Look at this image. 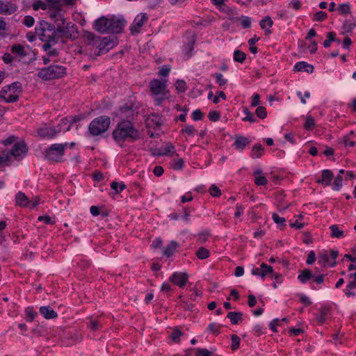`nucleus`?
<instances>
[{
  "label": "nucleus",
  "mask_w": 356,
  "mask_h": 356,
  "mask_svg": "<svg viewBox=\"0 0 356 356\" xmlns=\"http://www.w3.org/2000/svg\"><path fill=\"white\" fill-rule=\"evenodd\" d=\"M261 277L262 278H264L266 275H272L274 272L273 267L265 263L261 264Z\"/></svg>",
  "instance_id": "obj_30"
},
{
  "label": "nucleus",
  "mask_w": 356,
  "mask_h": 356,
  "mask_svg": "<svg viewBox=\"0 0 356 356\" xmlns=\"http://www.w3.org/2000/svg\"><path fill=\"white\" fill-rule=\"evenodd\" d=\"M196 130L193 125H186L184 129H181V132H185L189 136H194Z\"/></svg>",
  "instance_id": "obj_61"
},
{
  "label": "nucleus",
  "mask_w": 356,
  "mask_h": 356,
  "mask_svg": "<svg viewBox=\"0 0 356 356\" xmlns=\"http://www.w3.org/2000/svg\"><path fill=\"white\" fill-rule=\"evenodd\" d=\"M35 33L39 37V39L43 42H53L54 44L58 42V38L56 35H50L46 34V31H44V28H42L38 24L36 26L35 29Z\"/></svg>",
  "instance_id": "obj_13"
},
{
  "label": "nucleus",
  "mask_w": 356,
  "mask_h": 356,
  "mask_svg": "<svg viewBox=\"0 0 356 356\" xmlns=\"http://www.w3.org/2000/svg\"><path fill=\"white\" fill-rule=\"evenodd\" d=\"M40 313L46 319H52L57 317V313L50 306H42L40 308Z\"/></svg>",
  "instance_id": "obj_18"
},
{
  "label": "nucleus",
  "mask_w": 356,
  "mask_h": 356,
  "mask_svg": "<svg viewBox=\"0 0 356 356\" xmlns=\"http://www.w3.org/2000/svg\"><path fill=\"white\" fill-rule=\"evenodd\" d=\"M113 138L118 143L124 141L133 142L140 138V134L129 120L120 122L112 133Z\"/></svg>",
  "instance_id": "obj_1"
},
{
  "label": "nucleus",
  "mask_w": 356,
  "mask_h": 356,
  "mask_svg": "<svg viewBox=\"0 0 356 356\" xmlns=\"http://www.w3.org/2000/svg\"><path fill=\"white\" fill-rule=\"evenodd\" d=\"M213 76H215L216 81L220 86H225L227 83V80L223 77L222 74L216 73Z\"/></svg>",
  "instance_id": "obj_57"
},
{
  "label": "nucleus",
  "mask_w": 356,
  "mask_h": 356,
  "mask_svg": "<svg viewBox=\"0 0 356 356\" xmlns=\"http://www.w3.org/2000/svg\"><path fill=\"white\" fill-rule=\"evenodd\" d=\"M60 131V129L44 126L38 129V134L42 138H53Z\"/></svg>",
  "instance_id": "obj_14"
},
{
  "label": "nucleus",
  "mask_w": 356,
  "mask_h": 356,
  "mask_svg": "<svg viewBox=\"0 0 356 356\" xmlns=\"http://www.w3.org/2000/svg\"><path fill=\"white\" fill-rule=\"evenodd\" d=\"M10 155L7 150L0 152V166L8 165L10 162Z\"/></svg>",
  "instance_id": "obj_29"
},
{
  "label": "nucleus",
  "mask_w": 356,
  "mask_h": 356,
  "mask_svg": "<svg viewBox=\"0 0 356 356\" xmlns=\"http://www.w3.org/2000/svg\"><path fill=\"white\" fill-rule=\"evenodd\" d=\"M148 20V17L145 13H140L137 15V17L134 19L133 23L130 26V31L132 35L138 33L140 32V28L143 26V24L147 22Z\"/></svg>",
  "instance_id": "obj_9"
},
{
  "label": "nucleus",
  "mask_w": 356,
  "mask_h": 356,
  "mask_svg": "<svg viewBox=\"0 0 356 356\" xmlns=\"http://www.w3.org/2000/svg\"><path fill=\"white\" fill-rule=\"evenodd\" d=\"M313 277H314V274L312 273L311 270H309V268H305L302 270H301L300 273L298 275V280L301 283L304 284Z\"/></svg>",
  "instance_id": "obj_22"
},
{
  "label": "nucleus",
  "mask_w": 356,
  "mask_h": 356,
  "mask_svg": "<svg viewBox=\"0 0 356 356\" xmlns=\"http://www.w3.org/2000/svg\"><path fill=\"white\" fill-rule=\"evenodd\" d=\"M25 314L29 322H32L37 315V313L33 311V309L32 307H30L26 308Z\"/></svg>",
  "instance_id": "obj_49"
},
{
  "label": "nucleus",
  "mask_w": 356,
  "mask_h": 356,
  "mask_svg": "<svg viewBox=\"0 0 356 356\" xmlns=\"http://www.w3.org/2000/svg\"><path fill=\"white\" fill-rule=\"evenodd\" d=\"M327 38L324 42L323 45L325 48H328L330 46V43L334 42V40H337L336 34L334 32H329L327 34Z\"/></svg>",
  "instance_id": "obj_41"
},
{
  "label": "nucleus",
  "mask_w": 356,
  "mask_h": 356,
  "mask_svg": "<svg viewBox=\"0 0 356 356\" xmlns=\"http://www.w3.org/2000/svg\"><path fill=\"white\" fill-rule=\"evenodd\" d=\"M333 178V173L330 170H324L322 172L321 179H318L317 182L319 184L329 186Z\"/></svg>",
  "instance_id": "obj_20"
},
{
  "label": "nucleus",
  "mask_w": 356,
  "mask_h": 356,
  "mask_svg": "<svg viewBox=\"0 0 356 356\" xmlns=\"http://www.w3.org/2000/svg\"><path fill=\"white\" fill-rule=\"evenodd\" d=\"M195 42V36L193 35L188 38L187 44L184 46L186 59H188L191 56V53L194 49Z\"/></svg>",
  "instance_id": "obj_23"
},
{
  "label": "nucleus",
  "mask_w": 356,
  "mask_h": 356,
  "mask_svg": "<svg viewBox=\"0 0 356 356\" xmlns=\"http://www.w3.org/2000/svg\"><path fill=\"white\" fill-rule=\"evenodd\" d=\"M356 26V19L352 18L349 19H346L342 26V29L343 30V33H349L351 32L353 29Z\"/></svg>",
  "instance_id": "obj_27"
},
{
  "label": "nucleus",
  "mask_w": 356,
  "mask_h": 356,
  "mask_svg": "<svg viewBox=\"0 0 356 356\" xmlns=\"http://www.w3.org/2000/svg\"><path fill=\"white\" fill-rule=\"evenodd\" d=\"M163 153L164 156H172L175 154L177 155L175 153V146L171 143L167 144L166 146L163 148Z\"/></svg>",
  "instance_id": "obj_33"
},
{
  "label": "nucleus",
  "mask_w": 356,
  "mask_h": 356,
  "mask_svg": "<svg viewBox=\"0 0 356 356\" xmlns=\"http://www.w3.org/2000/svg\"><path fill=\"white\" fill-rule=\"evenodd\" d=\"M188 275L186 273L175 272L169 278V281L183 288L188 282Z\"/></svg>",
  "instance_id": "obj_11"
},
{
  "label": "nucleus",
  "mask_w": 356,
  "mask_h": 356,
  "mask_svg": "<svg viewBox=\"0 0 356 356\" xmlns=\"http://www.w3.org/2000/svg\"><path fill=\"white\" fill-rule=\"evenodd\" d=\"M267 182V179L264 176H257L255 177L254 183L257 186H264Z\"/></svg>",
  "instance_id": "obj_63"
},
{
  "label": "nucleus",
  "mask_w": 356,
  "mask_h": 356,
  "mask_svg": "<svg viewBox=\"0 0 356 356\" xmlns=\"http://www.w3.org/2000/svg\"><path fill=\"white\" fill-rule=\"evenodd\" d=\"M208 118L211 121L216 122L220 119V114L218 111H211L209 113Z\"/></svg>",
  "instance_id": "obj_58"
},
{
  "label": "nucleus",
  "mask_w": 356,
  "mask_h": 356,
  "mask_svg": "<svg viewBox=\"0 0 356 356\" xmlns=\"http://www.w3.org/2000/svg\"><path fill=\"white\" fill-rule=\"evenodd\" d=\"M243 314L240 312H229L227 314V318L230 320L233 325L238 324L242 321Z\"/></svg>",
  "instance_id": "obj_25"
},
{
  "label": "nucleus",
  "mask_w": 356,
  "mask_h": 356,
  "mask_svg": "<svg viewBox=\"0 0 356 356\" xmlns=\"http://www.w3.org/2000/svg\"><path fill=\"white\" fill-rule=\"evenodd\" d=\"M195 356H212V353L206 348H197Z\"/></svg>",
  "instance_id": "obj_59"
},
{
  "label": "nucleus",
  "mask_w": 356,
  "mask_h": 356,
  "mask_svg": "<svg viewBox=\"0 0 356 356\" xmlns=\"http://www.w3.org/2000/svg\"><path fill=\"white\" fill-rule=\"evenodd\" d=\"M272 218L273 220V221L277 224L278 225H280L281 227H283L284 226H286V224H285V218H282V217H280L278 214L277 213H273V216H272Z\"/></svg>",
  "instance_id": "obj_44"
},
{
  "label": "nucleus",
  "mask_w": 356,
  "mask_h": 356,
  "mask_svg": "<svg viewBox=\"0 0 356 356\" xmlns=\"http://www.w3.org/2000/svg\"><path fill=\"white\" fill-rule=\"evenodd\" d=\"M330 229L331 230V236L332 238H341L344 236L343 231L340 230L339 227L337 225H332L330 227Z\"/></svg>",
  "instance_id": "obj_31"
},
{
  "label": "nucleus",
  "mask_w": 356,
  "mask_h": 356,
  "mask_svg": "<svg viewBox=\"0 0 356 356\" xmlns=\"http://www.w3.org/2000/svg\"><path fill=\"white\" fill-rule=\"evenodd\" d=\"M184 165V161L182 159H173L170 162V166L174 170H181L183 168Z\"/></svg>",
  "instance_id": "obj_38"
},
{
  "label": "nucleus",
  "mask_w": 356,
  "mask_h": 356,
  "mask_svg": "<svg viewBox=\"0 0 356 356\" xmlns=\"http://www.w3.org/2000/svg\"><path fill=\"white\" fill-rule=\"evenodd\" d=\"M11 52L13 54H16L19 56H26L24 47L19 44H14L13 46H12Z\"/></svg>",
  "instance_id": "obj_36"
},
{
  "label": "nucleus",
  "mask_w": 356,
  "mask_h": 356,
  "mask_svg": "<svg viewBox=\"0 0 356 356\" xmlns=\"http://www.w3.org/2000/svg\"><path fill=\"white\" fill-rule=\"evenodd\" d=\"M196 256L200 259H205L210 255V252L208 249L201 247L196 252Z\"/></svg>",
  "instance_id": "obj_32"
},
{
  "label": "nucleus",
  "mask_w": 356,
  "mask_h": 356,
  "mask_svg": "<svg viewBox=\"0 0 356 356\" xmlns=\"http://www.w3.org/2000/svg\"><path fill=\"white\" fill-rule=\"evenodd\" d=\"M16 204L28 207L31 204V201L29 200L28 197L22 192H18L15 195Z\"/></svg>",
  "instance_id": "obj_19"
},
{
  "label": "nucleus",
  "mask_w": 356,
  "mask_h": 356,
  "mask_svg": "<svg viewBox=\"0 0 356 356\" xmlns=\"http://www.w3.org/2000/svg\"><path fill=\"white\" fill-rule=\"evenodd\" d=\"M83 37L90 42H96L99 40V37L89 31H85L83 33Z\"/></svg>",
  "instance_id": "obj_47"
},
{
  "label": "nucleus",
  "mask_w": 356,
  "mask_h": 356,
  "mask_svg": "<svg viewBox=\"0 0 356 356\" xmlns=\"http://www.w3.org/2000/svg\"><path fill=\"white\" fill-rule=\"evenodd\" d=\"M110 124L111 118L108 116L101 115L91 121L88 131L92 136H97L106 132Z\"/></svg>",
  "instance_id": "obj_3"
},
{
  "label": "nucleus",
  "mask_w": 356,
  "mask_h": 356,
  "mask_svg": "<svg viewBox=\"0 0 356 356\" xmlns=\"http://www.w3.org/2000/svg\"><path fill=\"white\" fill-rule=\"evenodd\" d=\"M246 58V54L241 50H235L234 52V60L238 63H243Z\"/></svg>",
  "instance_id": "obj_34"
},
{
  "label": "nucleus",
  "mask_w": 356,
  "mask_h": 356,
  "mask_svg": "<svg viewBox=\"0 0 356 356\" xmlns=\"http://www.w3.org/2000/svg\"><path fill=\"white\" fill-rule=\"evenodd\" d=\"M6 89L11 90L14 93L19 92L22 91V84L18 81L13 82L10 85L6 86Z\"/></svg>",
  "instance_id": "obj_42"
},
{
  "label": "nucleus",
  "mask_w": 356,
  "mask_h": 356,
  "mask_svg": "<svg viewBox=\"0 0 356 356\" xmlns=\"http://www.w3.org/2000/svg\"><path fill=\"white\" fill-rule=\"evenodd\" d=\"M17 8V6L11 2L0 1V14L11 15Z\"/></svg>",
  "instance_id": "obj_15"
},
{
  "label": "nucleus",
  "mask_w": 356,
  "mask_h": 356,
  "mask_svg": "<svg viewBox=\"0 0 356 356\" xmlns=\"http://www.w3.org/2000/svg\"><path fill=\"white\" fill-rule=\"evenodd\" d=\"M250 141L248 138L242 136H236L234 146L238 150L242 151L245 147L249 145Z\"/></svg>",
  "instance_id": "obj_17"
},
{
  "label": "nucleus",
  "mask_w": 356,
  "mask_h": 356,
  "mask_svg": "<svg viewBox=\"0 0 356 356\" xmlns=\"http://www.w3.org/2000/svg\"><path fill=\"white\" fill-rule=\"evenodd\" d=\"M342 181H343L342 175H338L336 177V178L333 182V186H332L333 190L339 191L341 188V187L342 186Z\"/></svg>",
  "instance_id": "obj_45"
},
{
  "label": "nucleus",
  "mask_w": 356,
  "mask_h": 356,
  "mask_svg": "<svg viewBox=\"0 0 356 356\" xmlns=\"http://www.w3.org/2000/svg\"><path fill=\"white\" fill-rule=\"evenodd\" d=\"M166 81L167 80L161 81L157 79L152 80L149 83V89L152 93L155 96L159 95H168L169 92L167 90Z\"/></svg>",
  "instance_id": "obj_7"
},
{
  "label": "nucleus",
  "mask_w": 356,
  "mask_h": 356,
  "mask_svg": "<svg viewBox=\"0 0 356 356\" xmlns=\"http://www.w3.org/2000/svg\"><path fill=\"white\" fill-rule=\"evenodd\" d=\"M63 66L55 65L42 68L38 73V77L44 81L52 80L62 77L66 73Z\"/></svg>",
  "instance_id": "obj_4"
},
{
  "label": "nucleus",
  "mask_w": 356,
  "mask_h": 356,
  "mask_svg": "<svg viewBox=\"0 0 356 356\" xmlns=\"http://www.w3.org/2000/svg\"><path fill=\"white\" fill-rule=\"evenodd\" d=\"M54 23L56 24L55 33L57 34V38L65 37L72 40L77 38L79 32L76 25L71 22H66L63 15H59V18L55 19Z\"/></svg>",
  "instance_id": "obj_2"
},
{
  "label": "nucleus",
  "mask_w": 356,
  "mask_h": 356,
  "mask_svg": "<svg viewBox=\"0 0 356 356\" xmlns=\"http://www.w3.org/2000/svg\"><path fill=\"white\" fill-rule=\"evenodd\" d=\"M28 151L27 146L24 141L16 143L13 148L8 151L11 156H14L16 159L18 158L23 157Z\"/></svg>",
  "instance_id": "obj_10"
},
{
  "label": "nucleus",
  "mask_w": 356,
  "mask_h": 356,
  "mask_svg": "<svg viewBox=\"0 0 356 356\" xmlns=\"http://www.w3.org/2000/svg\"><path fill=\"white\" fill-rule=\"evenodd\" d=\"M109 18L102 16L95 21L94 29L101 33H105L109 31Z\"/></svg>",
  "instance_id": "obj_12"
},
{
  "label": "nucleus",
  "mask_w": 356,
  "mask_h": 356,
  "mask_svg": "<svg viewBox=\"0 0 356 356\" xmlns=\"http://www.w3.org/2000/svg\"><path fill=\"white\" fill-rule=\"evenodd\" d=\"M241 24L244 29L250 28L252 24L250 17L247 16H242L241 18Z\"/></svg>",
  "instance_id": "obj_53"
},
{
  "label": "nucleus",
  "mask_w": 356,
  "mask_h": 356,
  "mask_svg": "<svg viewBox=\"0 0 356 356\" xmlns=\"http://www.w3.org/2000/svg\"><path fill=\"white\" fill-rule=\"evenodd\" d=\"M99 41V44L97 46L99 51L97 54L98 56L107 53L110 49H113L118 44L117 38L115 36L104 37Z\"/></svg>",
  "instance_id": "obj_6"
},
{
  "label": "nucleus",
  "mask_w": 356,
  "mask_h": 356,
  "mask_svg": "<svg viewBox=\"0 0 356 356\" xmlns=\"http://www.w3.org/2000/svg\"><path fill=\"white\" fill-rule=\"evenodd\" d=\"M328 312H329L328 307H321L319 309L320 315H319V316L317 317V321L321 324H323L325 322V318H326V316H327Z\"/></svg>",
  "instance_id": "obj_39"
},
{
  "label": "nucleus",
  "mask_w": 356,
  "mask_h": 356,
  "mask_svg": "<svg viewBox=\"0 0 356 356\" xmlns=\"http://www.w3.org/2000/svg\"><path fill=\"white\" fill-rule=\"evenodd\" d=\"M264 148L261 144H255L252 149L251 157L252 159L260 158L264 152Z\"/></svg>",
  "instance_id": "obj_26"
},
{
  "label": "nucleus",
  "mask_w": 356,
  "mask_h": 356,
  "mask_svg": "<svg viewBox=\"0 0 356 356\" xmlns=\"http://www.w3.org/2000/svg\"><path fill=\"white\" fill-rule=\"evenodd\" d=\"M231 339H232L231 349L232 350H237L240 346L241 339L236 334H232Z\"/></svg>",
  "instance_id": "obj_40"
},
{
  "label": "nucleus",
  "mask_w": 356,
  "mask_h": 356,
  "mask_svg": "<svg viewBox=\"0 0 356 356\" xmlns=\"http://www.w3.org/2000/svg\"><path fill=\"white\" fill-rule=\"evenodd\" d=\"M22 23L24 25H25L27 27H31L33 26V24L35 23V19L32 16L26 15L24 17Z\"/></svg>",
  "instance_id": "obj_55"
},
{
  "label": "nucleus",
  "mask_w": 356,
  "mask_h": 356,
  "mask_svg": "<svg viewBox=\"0 0 356 356\" xmlns=\"http://www.w3.org/2000/svg\"><path fill=\"white\" fill-rule=\"evenodd\" d=\"M178 247L177 242L172 241L164 249L163 254L168 257H170L174 254L176 248Z\"/></svg>",
  "instance_id": "obj_28"
},
{
  "label": "nucleus",
  "mask_w": 356,
  "mask_h": 356,
  "mask_svg": "<svg viewBox=\"0 0 356 356\" xmlns=\"http://www.w3.org/2000/svg\"><path fill=\"white\" fill-rule=\"evenodd\" d=\"M243 113L245 117L243 118V121H248L251 123L256 122V118H254L253 114L248 110V108H243Z\"/></svg>",
  "instance_id": "obj_43"
},
{
  "label": "nucleus",
  "mask_w": 356,
  "mask_h": 356,
  "mask_svg": "<svg viewBox=\"0 0 356 356\" xmlns=\"http://www.w3.org/2000/svg\"><path fill=\"white\" fill-rule=\"evenodd\" d=\"M327 13L323 11H318L314 14V21L322 22L327 18Z\"/></svg>",
  "instance_id": "obj_52"
},
{
  "label": "nucleus",
  "mask_w": 356,
  "mask_h": 356,
  "mask_svg": "<svg viewBox=\"0 0 356 356\" xmlns=\"http://www.w3.org/2000/svg\"><path fill=\"white\" fill-rule=\"evenodd\" d=\"M65 144H53L46 151L44 157L50 161H60L64 154L65 148L67 146Z\"/></svg>",
  "instance_id": "obj_5"
},
{
  "label": "nucleus",
  "mask_w": 356,
  "mask_h": 356,
  "mask_svg": "<svg viewBox=\"0 0 356 356\" xmlns=\"http://www.w3.org/2000/svg\"><path fill=\"white\" fill-rule=\"evenodd\" d=\"M209 193L213 197H219L221 195L220 190L215 184L211 186Z\"/></svg>",
  "instance_id": "obj_60"
},
{
  "label": "nucleus",
  "mask_w": 356,
  "mask_h": 356,
  "mask_svg": "<svg viewBox=\"0 0 356 356\" xmlns=\"http://www.w3.org/2000/svg\"><path fill=\"white\" fill-rule=\"evenodd\" d=\"M38 25H40L42 28H44L45 31H50L51 32V34L50 35H56L57 37L56 33H55V31L56 29V24H50L48 23L44 20H40L38 22Z\"/></svg>",
  "instance_id": "obj_24"
},
{
  "label": "nucleus",
  "mask_w": 356,
  "mask_h": 356,
  "mask_svg": "<svg viewBox=\"0 0 356 356\" xmlns=\"http://www.w3.org/2000/svg\"><path fill=\"white\" fill-rule=\"evenodd\" d=\"M88 327L92 331H97L102 327V324L97 319H92L90 318V321L88 323Z\"/></svg>",
  "instance_id": "obj_35"
},
{
  "label": "nucleus",
  "mask_w": 356,
  "mask_h": 356,
  "mask_svg": "<svg viewBox=\"0 0 356 356\" xmlns=\"http://www.w3.org/2000/svg\"><path fill=\"white\" fill-rule=\"evenodd\" d=\"M220 325H219L215 323H212L209 325L208 330L211 332L218 334L220 332Z\"/></svg>",
  "instance_id": "obj_62"
},
{
  "label": "nucleus",
  "mask_w": 356,
  "mask_h": 356,
  "mask_svg": "<svg viewBox=\"0 0 356 356\" xmlns=\"http://www.w3.org/2000/svg\"><path fill=\"white\" fill-rule=\"evenodd\" d=\"M338 11L341 14H348L350 12V7L348 3L340 4L338 7Z\"/></svg>",
  "instance_id": "obj_54"
},
{
  "label": "nucleus",
  "mask_w": 356,
  "mask_h": 356,
  "mask_svg": "<svg viewBox=\"0 0 356 356\" xmlns=\"http://www.w3.org/2000/svg\"><path fill=\"white\" fill-rule=\"evenodd\" d=\"M315 126L314 119L312 116H307L304 125V127L307 130H312Z\"/></svg>",
  "instance_id": "obj_48"
},
{
  "label": "nucleus",
  "mask_w": 356,
  "mask_h": 356,
  "mask_svg": "<svg viewBox=\"0 0 356 356\" xmlns=\"http://www.w3.org/2000/svg\"><path fill=\"white\" fill-rule=\"evenodd\" d=\"M186 83L183 80H177L175 83L176 90L179 92H184L186 90Z\"/></svg>",
  "instance_id": "obj_50"
},
{
  "label": "nucleus",
  "mask_w": 356,
  "mask_h": 356,
  "mask_svg": "<svg viewBox=\"0 0 356 356\" xmlns=\"http://www.w3.org/2000/svg\"><path fill=\"white\" fill-rule=\"evenodd\" d=\"M259 24L262 29H265L266 26L271 27L273 22L270 17L267 16L260 21Z\"/></svg>",
  "instance_id": "obj_46"
},
{
  "label": "nucleus",
  "mask_w": 356,
  "mask_h": 356,
  "mask_svg": "<svg viewBox=\"0 0 356 356\" xmlns=\"http://www.w3.org/2000/svg\"><path fill=\"white\" fill-rule=\"evenodd\" d=\"M294 69L296 71L301 72H307V73H312L314 72V66L304 61L297 63Z\"/></svg>",
  "instance_id": "obj_21"
},
{
  "label": "nucleus",
  "mask_w": 356,
  "mask_h": 356,
  "mask_svg": "<svg viewBox=\"0 0 356 356\" xmlns=\"http://www.w3.org/2000/svg\"><path fill=\"white\" fill-rule=\"evenodd\" d=\"M111 187L116 193H119L126 188V185L124 182L118 183L117 181H113L111 184Z\"/></svg>",
  "instance_id": "obj_37"
},
{
  "label": "nucleus",
  "mask_w": 356,
  "mask_h": 356,
  "mask_svg": "<svg viewBox=\"0 0 356 356\" xmlns=\"http://www.w3.org/2000/svg\"><path fill=\"white\" fill-rule=\"evenodd\" d=\"M255 113H256V115H257V117L261 119H264L267 116V112H266V108L264 106H259L256 109Z\"/></svg>",
  "instance_id": "obj_51"
},
{
  "label": "nucleus",
  "mask_w": 356,
  "mask_h": 356,
  "mask_svg": "<svg viewBox=\"0 0 356 356\" xmlns=\"http://www.w3.org/2000/svg\"><path fill=\"white\" fill-rule=\"evenodd\" d=\"M109 31L114 33H121L126 24L123 17L112 16L109 18Z\"/></svg>",
  "instance_id": "obj_8"
},
{
  "label": "nucleus",
  "mask_w": 356,
  "mask_h": 356,
  "mask_svg": "<svg viewBox=\"0 0 356 356\" xmlns=\"http://www.w3.org/2000/svg\"><path fill=\"white\" fill-rule=\"evenodd\" d=\"M203 117V113L199 109L195 110L192 113V118L195 121L202 120Z\"/></svg>",
  "instance_id": "obj_64"
},
{
  "label": "nucleus",
  "mask_w": 356,
  "mask_h": 356,
  "mask_svg": "<svg viewBox=\"0 0 356 356\" xmlns=\"http://www.w3.org/2000/svg\"><path fill=\"white\" fill-rule=\"evenodd\" d=\"M330 257L326 250H322L321 252L318 254V264L321 267H326L327 266H330L333 267L336 264V261H334L332 264H329Z\"/></svg>",
  "instance_id": "obj_16"
},
{
  "label": "nucleus",
  "mask_w": 356,
  "mask_h": 356,
  "mask_svg": "<svg viewBox=\"0 0 356 356\" xmlns=\"http://www.w3.org/2000/svg\"><path fill=\"white\" fill-rule=\"evenodd\" d=\"M183 333L182 332L179 330L178 328H176L173 330L172 334H171V338L172 339L173 341L177 343L179 341V337L181 336H182Z\"/></svg>",
  "instance_id": "obj_56"
}]
</instances>
